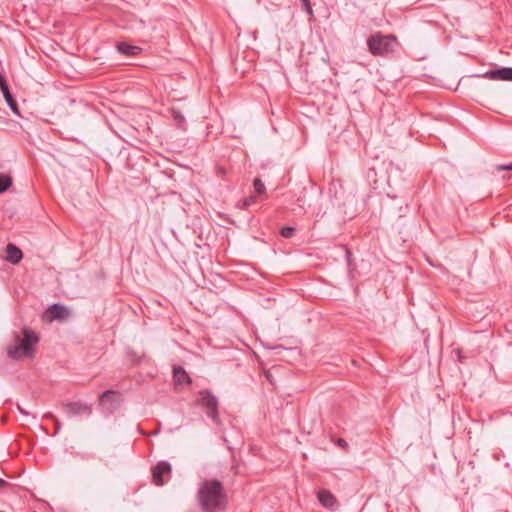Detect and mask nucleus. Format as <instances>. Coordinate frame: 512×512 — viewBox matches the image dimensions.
Here are the masks:
<instances>
[{"instance_id":"obj_1","label":"nucleus","mask_w":512,"mask_h":512,"mask_svg":"<svg viewBox=\"0 0 512 512\" xmlns=\"http://www.w3.org/2000/svg\"><path fill=\"white\" fill-rule=\"evenodd\" d=\"M197 498L205 512H217L226 505V492L222 483L216 479L203 481L198 489Z\"/></svg>"},{"instance_id":"obj_2","label":"nucleus","mask_w":512,"mask_h":512,"mask_svg":"<svg viewBox=\"0 0 512 512\" xmlns=\"http://www.w3.org/2000/svg\"><path fill=\"white\" fill-rule=\"evenodd\" d=\"M22 334L13 332L14 345L7 348L8 356L12 359L20 360L33 355L34 346L39 341L36 333L29 328H23Z\"/></svg>"},{"instance_id":"obj_3","label":"nucleus","mask_w":512,"mask_h":512,"mask_svg":"<svg viewBox=\"0 0 512 512\" xmlns=\"http://www.w3.org/2000/svg\"><path fill=\"white\" fill-rule=\"evenodd\" d=\"M367 46L373 56L387 57L397 50L399 42L392 34L376 32L367 39Z\"/></svg>"},{"instance_id":"obj_4","label":"nucleus","mask_w":512,"mask_h":512,"mask_svg":"<svg viewBox=\"0 0 512 512\" xmlns=\"http://www.w3.org/2000/svg\"><path fill=\"white\" fill-rule=\"evenodd\" d=\"M197 403L201 405L205 411L207 416L215 423L219 424V413H218V399L217 397L208 389H204L199 391V398Z\"/></svg>"},{"instance_id":"obj_5","label":"nucleus","mask_w":512,"mask_h":512,"mask_svg":"<svg viewBox=\"0 0 512 512\" xmlns=\"http://www.w3.org/2000/svg\"><path fill=\"white\" fill-rule=\"evenodd\" d=\"M61 407L68 417L89 416L92 413V406L81 401L62 403Z\"/></svg>"},{"instance_id":"obj_6","label":"nucleus","mask_w":512,"mask_h":512,"mask_svg":"<svg viewBox=\"0 0 512 512\" xmlns=\"http://www.w3.org/2000/svg\"><path fill=\"white\" fill-rule=\"evenodd\" d=\"M172 471L171 464L167 461H160L158 464L153 468V482L157 486H162L165 483L164 475L170 476Z\"/></svg>"},{"instance_id":"obj_7","label":"nucleus","mask_w":512,"mask_h":512,"mask_svg":"<svg viewBox=\"0 0 512 512\" xmlns=\"http://www.w3.org/2000/svg\"><path fill=\"white\" fill-rule=\"evenodd\" d=\"M70 316L67 307L61 304H52L46 311V317L52 320H64Z\"/></svg>"},{"instance_id":"obj_8","label":"nucleus","mask_w":512,"mask_h":512,"mask_svg":"<svg viewBox=\"0 0 512 512\" xmlns=\"http://www.w3.org/2000/svg\"><path fill=\"white\" fill-rule=\"evenodd\" d=\"M483 77L492 79V80H506L512 81V68L511 67H503L500 69L490 70L486 72Z\"/></svg>"},{"instance_id":"obj_9","label":"nucleus","mask_w":512,"mask_h":512,"mask_svg":"<svg viewBox=\"0 0 512 512\" xmlns=\"http://www.w3.org/2000/svg\"><path fill=\"white\" fill-rule=\"evenodd\" d=\"M22 258H23V253L19 247H17L13 243H9L6 246V260L9 263L16 265L22 260Z\"/></svg>"},{"instance_id":"obj_10","label":"nucleus","mask_w":512,"mask_h":512,"mask_svg":"<svg viewBox=\"0 0 512 512\" xmlns=\"http://www.w3.org/2000/svg\"><path fill=\"white\" fill-rule=\"evenodd\" d=\"M0 89L5 97L7 104L15 112L17 104L9 91V88H8V85H7V82L4 78V76L1 73H0Z\"/></svg>"},{"instance_id":"obj_11","label":"nucleus","mask_w":512,"mask_h":512,"mask_svg":"<svg viewBox=\"0 0 512 512\" xmlns=\"http://www.w3.org/2000/svg\"><path fill=\"white\" fill-rule=\"evenodd\" d=\"M173 378L176 384H190L192 382L188 373L181 366L174 367Z\"/></svg>"},{"instance_id":"obj_12","label":"nucleus","mask_w":512,"mask_h":512,"mask_svg":"<svg viewBox=\"0 0 512 512\" xmlns=\"http://www.w3.org/2000/svg\"><path fill=\"white\" fill-rule=\"evenodd\" d=\"M318 500L319 502L327 508H332L336 504V498L334 495L328 490H321L318 492Z\"/></svg>"},{"instance_id":"obj_13","label":"nucleus","mask_w":512,"mask_h":512,"mask_svg":"<svg viewBox=\"0 0 512 512\" xmlns=\"http://www.w3.org/2000/svg\"><path fill=\"white\" fill-rule=\"evenodd\" d=\"M117 50L126 56H135L141 52V48L135 45L121 42L117 44Z\"/></svg>"},{"instance_id":"obj_14","label":"nucleus","mask_w":512,"mask_h":512,"mask_svg":"<svg viewBox=\"0 0 512 512\" xmlns=\"http://www.w3.org/2000/svg\"><path fill=\"white\" fill-rule=\"evenodd\" d=\"M172 118L175 122V125L179 128H183L185 124V117L179 110H172Z\"/></svg>"},{"instance_id":"obj_15","label":"nucleus","mask_w":512,"mask_h":512,"mask_svg":"<svg viewBox=\"0 0 512 512\" xmlns=\"http://www.w3.org/2000/svg\"><path fill=\"white\" fill-rule=\"evenodd\" d=\"M12 185V179L8 175L0 174V194L8 190Z\"/></svg>"},{"instance_id":"obj_16","label":"nucleus","mask_w":512,"mask_h":512,"mask_svg":"<svg viewBox=\"0 0 512 512\" xmlns=\"http://www.w3.org/2000/svg\"><path fill=\"white\" fill-rule=\"evenodd\" d=\"M115 396H119V393L114 390H106L101 394L100 401H112V399H115Z\"/></svg>"},{"instance_id":"obj_17","label":"nucleus","mask_w":512,"mask_h":512,"mask_svg":"<svg viewBox=\"0 0 512 512\" xmlns=\"http://www.w3.org/2000/svg\"><path fill=\"white\" fill-rule=\"evenodd\" d=\"M253 186L258 195H263L266 191L265 185L260 178H255Z\"/></svg>"},{"instance_id":"obj_18","label":"nucleus","mask_w":512,"mask_h":512,"mask_svg":"<svg viewBox=\"0 0 512 512\" xmlns=\"http://www.w3.org/2000/svg\"><path fill=\"white\" fill-rule=\"evenodd\" d=\"M257 199H258L257 196H254V195H251V196L245 198L242 202L241 208H243V209L249 208L251 205H253L254 203L257 202Z\"/></svg>"},{"instance_id":"obj_19","label":"nucleus","mask_w":512,"mask_h":512,"mask_svg":"<svg viewBox=\"0 0 512 512\" xmlns=\"http://www.w3.org/2000/svg\"><path fill=\"white\" fill-rule=\"evenodd\" d=\"M295 228L292 226H285L281 229L280 234L284 238H291L294 234Z\"/></svg>"},{"instance_id":"obj_20","label":"nucleus","mask_w":512,"mask_h":512,"mask_svg":"<svg viewBox=\"0 0 512 512\" xmlns=\"http://www.w3.org/2000/svg\"><path fill=\"white\" fill-rule=\"evenodd\" d=\"M45 417L52 419L54 421L56 433L59 432V430L61 428L60 421L52 413H46Z\"/></svg>"},{"instance_id":"obj_21","label":"nucleus","mask_w":512,"mask_h":512,"mask_svg":"<svg viewBox=\"0 0 512 512\" xmlns=\"http://www.w3.org/2000/svg\"><path fill=\"white\" fill-rule=\"evenodd\" d=\"M495 168L497 171H512L511 163L510 164H499V165H496Z\"/></svg>"},{"instance_id":"obj_22","label":"nucleus","mask_w":512,"mask_h":512,"mask_svg":"<svg viewBox=\"0 0 512 512\" xmlns=\"http://www.w3.org/2000/svg\"><path fill=\"white\" fill-rule=\"evenodd\" d=\"M302 4L305 7L308 14H312V8L310 5V0H302Z\"/></svg>"},{"instance_id":"obj_23","label":"nucleus","mask_w":512,"mask_h":512,"mask_svg":"<svg viewBox=\"0 0 512 512\" xmlns=\"http://www.w3.org/2000/svg\"><path fill=\"white\" fill-rule=\"evenodd\" d=\"M337 445H338L339 447H341V448H344V449H346V448L348 447L347 442H346L343 438H339V439L337 440Z\"/></svg>"},{"instance_id":"obj_24","label":"nucleus","mask_w":512,"mask_h":512,"mask_svg":"<svg viewBox=\"0 0 512 512\" xmlns=\"http://www.w3.org/2000/svg\"><path fill=\"white\" fill-rule=\"evenodd\" d=\"M10 484L5 481L4 479L0 478V490L3 489V488H6L8 487Z\"/></svg>"},{"instance_id":"obj_25","label":"nucleus","mask_w":512,"mask_h":512,"mask_svg":"<svg viewBox=\"0 0 512 512\" xmlns=\"http://www.w3.org/2000/svg\"><path fill=\"white\" fill-rule=\"evenodd\" d=\"M18 410L23 414V415H27L28 413L22 409L19 405H18Z\"/></svg>"},{"instance_id":"obj_26","label":"nucleus","mask_w":512,"mask_h":512,"mask_svg":"<svg viewBox=\"0 0 512 512\" xmlns=\"http://www.w3.org/2000/svg\"><path fill=\"white\" fill-rule=\"evenodd\" d=\"M0 512H4V511H0Z\"/></svg>"}]
</instances>
